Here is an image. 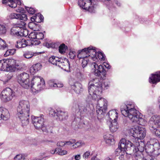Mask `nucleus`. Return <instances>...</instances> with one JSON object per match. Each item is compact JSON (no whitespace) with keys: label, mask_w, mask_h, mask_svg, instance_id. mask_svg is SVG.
Instances as JSON below:
<instances>
[{"label":"nucleus","mask_w":160,"mask_h":160,"mask_svg":"<svg viewBox=\"0 0 160 160\" xmlns=\"http://www.w3.org/2000/svg\"><path fill=\"white\" fill-rule=\"evenodd\" d=\"M88 72L85 71L84 69H82L80 71L77 69L75 72V76L77 78L81 81L85 80L87 78V73Z\"/></svg>","instance_id":"f3484780"},{"label":"nucleus","mask_w":160,"mask_h":160,"mask_svg":"<svg viewBox=\"0 0 160 160\" xmlns=\"http://www.w3.org/2000/svg\"><path fill=\"white\" fill-rule=\"evenodd\" d=\"M29 107L28 101L22 100L19 102L17 108V115L23 126H26L29 123Z\"/></svg>","instance_id":"39448f33"},{"label":"nucleus","mask_w":160,"mask_h":160,"mask_svg":"<svg viewBox=\"0 0 160 160\" xmlns=\"http://www.w3.org/2000/svg\"><path fill=\"white\" fill-rule=\"evenodd\" d=\"M41 65L40 63H37L32 65L30 68V72L34 74L41 68Z\"/></svg>","instance_id":"cd10ccee"},{"label":"nucleus","mask_w":160,"mask_h":160,"mask_svg":"<svg viewBox=\"0 0 160 160\" xmlns=\"http://www.w3.org/2000/svg\"><path fill=\"white\" fill-rule=\"evenodd\" d=\"M25 8L28 12L30 14H33L35 12V10L32 8L25 7Z\"/></svg>","instance_id":"5fc2aeb1"},{"label":"nucleus","mask_w":160,"mask_h":160,"mask_svg":"<svg viewBox=\"0 0 160 160\" xmlns=\"http://www.w3.org/2000/svg\"><path fill=\"white\" fill-rule=\"evenodd\" d=\"M29 76L26 72H23L17 76L18 81L20 85L26 89L31 88L33 92L39 91L45 88V82L43 79L39 76L33 77L31 83Z\"/></svg>","instance_id":"f257e3e1"},{"label":"nucleus","mask_w":160,"mask_h":160,"mask_svg":"<svg viewBox=\"0 0 160 160\" xmlns=\"http://www.w3.org/2000/svg\"><path fill=\"white\" fill-rule=\"evenodd\" d=\"M115 155L117 156L120 155L119 158L122 160L124 158V156L125 153L127 154L126 152V150L124 148H123L121 147V144L119 143L118 148L115 150Z\"/></svg>","instance_id":"4be33fe9"},{"label":"nucleus","mask_w":160,"mask_h":160,"mask_svg":"<svg viewBox=\"0 0 160 160\" xmlns=\"http://www.w3.org/2000/svg\"><path fill=\"white\" fill-rule=\"evenodd\" d=\"M146 152L150 155L153 154L154 156H158L160 154V146L157 142H154L151 140L148 142L145 147Z\"/></svg>","instance_id":"9d476101"},{"label":"nucleus","mask_w":160,"mask_h":160,"mask_svg":"<svg viewBox=\"0 0 160 160\" xmlns=\"http://www.w3.org/2000/svg\"><path fill=\"white\" fill-rule=\"evenodd\" d=\"M24 9L23 8L21 7H19L18 9L16 10V11L17 12L22 13L24 11Z\"/></svg>","instance_id":"052dcab7"},{"label":"nucleus","mask_w":160,"mask_h":160,"mask_svg":"<svg viewBox=\"0 0 160 160\" xmlns=\"http://www.w3.org/2000/svg\"><path fill=\"white\" fill-rule=\"evenodd\" d=\"M61 58H59L58 57H56L54 56H52L50 57L49 59V62L51 63L52 64L57 66Z\"/></svg>","instance_id":"473e14b6"},{"label":"nucleus","mask_w":160,"mask_h":160,"mask_svg":"<svg viewBox=\"0 0 160 160\" xmlns=\"http://www.w3.org/2000/svg\"><path fill=\"white\" fill-rule=\"evenodd\" d=\"M11 35L18 38L22 37H26L28 35V30L22 28L20 26L14 27L12 28L10 32Z\"/></svg>","instance_id":"f8f14e48"},{"label":"nucleus","mask_w":160,"mask_h":160,"mask_svg":"<svg viewBox=\"0 0 160 160\" xmlns=\"http://www.w3.org/2000/svg\"><path fill=\"white\" fill-rule=\"evenodd\" d=\"M59 62L58 63L57 66L61 68L64 71L68 70L70 66L69 61L68 59L63 60L61 59Z\"/></svg>","instance_id":"6ab92c4d"},{"label":"nucleus","mask_w":160,"mask_h":160,"mask_svg":"<svg viewBox=\"0 0 160 160\" xmlns=\"http://www.w3.org/2000/svg\"><path fill=\"white\" fill-rule=\"evenodd\" d=\"M58 110H54V109L51 108L49 110V114L52 116H57V111Z\"/></svg>","instance_id":"3c124183"},{"label":"nucleus","mask_w":160,"mask_h":160,"mask_svg":"<svg viewBox=\"0 0 160 160\" xmlns=\"http://www.w3.org/2000/svg\"><path fill=\"white\" fill-rule=\"evenodd\" d=\"M72 88L77 94L81 93L83 90L82 85L78 82H76L71 86Z\"/></svg>","instance_id":"a878e982"},{"label":"nucleus","mask_w":160,"mask_h":160,"mask_svg":"<svg viewBox=\"0 0 160 160\" xmlns=\"http://www.w3.org/2000/svg\"><path fill=\"white\" fill-rule=\"evenodd\" d=\"M38 16L39 17V18H38L39 21V20H40V21H41L40 22H42V21L43 20V18H44L43 16L40 14H38Z\"/></svg>","instance_id":"0e129e2a"},{"label":"nucleus","mask_w":160,"mask_h":160,"mask_svg":"<svg viewBox=\"0 0 160 160\" xmlns=\"http://www.w3.org/2000/svg\"><path fill=\"white\" fill-rule=\"evenodd\" d=\"M57 116L58 119L61 121L65 120L68 117V113L61 110H58L57 111Z\"/></svg>","instance_id":"bb28decb"},{"label":"nucleus","mask_w":160,"mask_h":160,"mask_svg":"<svg viewBox=\"0 0 160 160\" xmlns=\"http://www.w3.org/2000/svg\"><path fill=\"white\" fill-rule=\"evenodd\" d=\"M22 159H24V155L22 154L17 155L14 158V159L15 160H19Z\"/></svg>","instance_id":"4d7b16f0"},{"label":"nucleus","mask_w":160,"mask_h":160,"mask_svg":"<svg viewBox=\"0 0 160 160\" xmlns=\"http://www.w3.org/2000/svg\"><path fill=\"white\" fill-rule=\"evenodd\" d=\"M103 65L105 66L106 68L108 69H110V66L109 64L106 62H104L103 64Z\"/></svg>","instance_id":"e2e57ef3"},{"label":"nucleus","mask_w":160,"mask_h":160,"mask_svg":"<svg viewBox=\"0 0 160 160\" xmlns=\"http://www.w3.org/2000/svg\"><path fill=\"white\" fill-rule=\"evenodd\" d=\"M107 106V101L106 100L102 98L98 99L96 108L97 117L98 120L104 117Z\"/></svg>","instance_id":"1a4fd4ad"},{"label":"nucleus","mask_w":160,"mask_h":160,"mask_svg":"<svg viewBox=\"0 0 160 160\" xmlns=\"http://www.w3.org/2000/svg\"><path fill=\"white\" fill-rule=\"evenodd\" d=\"M109 125V128L110 131L112 132L116 131L118 129V126L117 121H111Z\"/></svg>","instance_id":"2f4dec72"},{"label":"nucleus","mask_w":160,"mask_h":160,"mask_svg":"<svg viewBox=\"0 0 160 160\" xmlns=\"http://www.w3.org/2000/svg\"><path fill=\"white\" fill-rule=\"evenodd\" d=\"M103 86L107 88L109 87L107 82H105L102 85L98 78L91 79L88 83V91L89 98H92L93 100H96L102 92Z\"/></svg>","instance_id":"20e7f679"},{"label":"nucleus","mask_w":160,"mask_h":160,"mask_svg":"<svg viewBox=\"0 0 160 160\" xmlns=\"http://www.w3.org/2000/svg\"><path fill=\"white\" fill-rule=\"evenodd\" d=\"M48 83L49 85L51 87H56V83H54L52 81H49L48 82Z\"/></svg>","instance_id":"13d9d810"},{"label":"nucleus","mask_w":160,"mask_h":160,"mask_svg":"<svg viewBox=\"0 0 160 160\" xmlns=\"http://www.w3.org/2000/svg\"><path fill=\"white\" fill-rule=\"evenodd\" d=\"M76 52L72 50H70L69 53V57L71 59H74L76 57Z\"/></svg>","instance_id":"de8ad7c7"},{"label":"nucleus","mask_w":160,"mask_h":160,"mask_svg":"<svg viewBox=\"0 0 160 160\" xmlns=\"http://www.w3.org/2000/svg\"><path fill=\"white\" fill-rule=\"evenodd\" d=\"M84 144V143L81 141L77 142L75 143L72 145V147L74 148H76L82 146Z\"/></svg>","instance_id":"c03bdc74"},{"label":"nucleus","mask_w":160,"mask_h":160,"mask_svg":"<svg viewBox=\"0 0 160 160\" xmlns=\"http://www.w3.org/2000/svg\"><path fill=\"white\" fill-rule=\"evenodd\" d=\"M29 41V43L27 42V41H18L16 47L17 48H24L27 46L38 45L40 43V41Z\"/></svg>","instance_id":"2eb2a0df"},{"label":"nucleus","mask_w":160,"mask_h":160,"mask_svg":"<svg viewBox=\"0 0 160 160\" xmlns=\"http://www.w3.org/2000/svg\"><path fill=\"white\" fill-rule=\"evenodd\" d=\"M91 66L92 68V72H94V74L96 76H100L101 73L104 71L103 66L101 65H98L96 62H92Z\"/></svg>","instance_id":"dca6fc26"},{"label":"nucleus","mask_w":160,"mask_h":160,"mask_svg":"<svg viewBox=\"0 0 160 160\" xmlns=\"http://www.w3.org/2000/svg\"><path fill=\"white\" fill-rule=\"evenodd\" d=\"M28 37L32 39L36 38L38 39H42L44 38V35L42 33H39L36 35L34 32H32L29 34Z\"/></svg>","instance_id":"c756f323"},{"label":"nucleus","mask_w":160,"mask_h":160,"mask_svg":"<svg viewBox=\"0 0 160 160\" xmlns=\"http://www.w3.org/2000/svg\"><path fill=\"white\" fill-rule=\"evenodd\" d=\"M28 27L29 28L33 30L34 31H37V30L36 28V25L33 22H29L28 24Z\"/></svg>","instance_id":"a18cd8bd"},{"label":"nucleus","mask_w":160,"mask_h":160,"mask_svg":"<svg viewBox=\"0 0 160 160\" xmlns=\"http://www.w3.org/2000/svg\"><path fill=\"white\" fill-rule=\"evenodd\" d=\"M93 129L95 131H97L98 130L99 128L100 127L98 125H94L93 126Z\"/></svg>","instance_id":"774afa93"},{"label":"nucleus","mask_w":160,"mask_h":160,"mask_svg":"<svg viewBox=\"0 0 160 160\" xmlns=\"http://www.w3.org/2000/svg\"><path fill=\"white\" fill-rule=\"evenodd\" d=\"M36 53L31 51H27L24 53L23 56L26 58L29 59L32 58Z\"/></svg>","instance_id":"e433bc0d"},{"label":"nucleus","mask_w":160,"mask_h":160,"mask_svg":"<svg viewBox=\"0 0 160 160\" xmlns=\"http://www.w3.org/2000/svg\"><path fill=\"white\" fill-rule=\"evenodd\" d=\"M2 3L13 8H14L17 6V4L13 0H2Z\"/></svg>","instance_id":"7c9ffc66"},{"label":"nucleus","mask_w":160,"mask_h":160,"mask_svg":"<svg viewBox=\"0 0 160 160\" xmlns=\"http://www.w3.org/2000/svg\"><path fill=\"white\" fill-rule=\"evenodd\" d=\"M89 105L87 103H80L79 104V112L81 114L87 113L90 110Z\"/></svg>","instance_id":"5701e85b"},{"label":"nucleus","mask_w":160,"mask_h":160,"mask_svg":"<svg viewBox=\"0 0 160 160\" xmlns=\"http://www.w3.org/2000/svg\"><path fill=\"white\" fill-rule=\"evenodd\" d=\"M76 142V140L74 139H70L69 141H65V145H71Z\"/></svg>","instance_id":"6e6d98bb"},{"label":"nucleus","mask_w":160,"mask_h":160,"mask_svg":"<svg viewBox=\"0 0 160 160\" xmlns=\"http://www.w3.org/2000/svg\"><path fill=\"white\" fill-rule=\"evenodd\" d=\"M20 16H19V18L18 19L20 20H22L24 21H26L28 20L27 15L24 14H20Z\"/></svg>","instance_id":"09e8293b"},{"label":"nucleus","mask_w":160,"mask_h":160,"mask_svg":"<svg viewBox=\"0 0 160 160\" xmlns=\"http://www.w3.org/2000/svg\"><path fill=\"white\" fill-rule=\"evenodd\" d=\"M7 31L6 25L4 24H0V33L4 34Z\"/></svg>","instance_id":"79ce46f5"},{"label":"nucleus","mask_w":160,"mask_h":160,"mask_svg":"<svg viewBox=\"0 0 160 160\" xmlns=\"http://www.w3.org/2000/svg\"><path fill=\"white\" fill-rule=\"evenodd\" d=\"M134 141H135V138L132 139V142H131L128 140H126L125 138H122L120 141L119 143L121 144V147L124 148L127 151L130 152H134L135 149Z\"/></svg>","instance_id":"ddd939ff"},{"label":"nucleus","mask_w":160,"mask_h":160,"mask_svg":"<svg viewBox=\"0 0 160 160\" xmlns=\"http://www.w3.org/2000/svg\"><path fill=\"white\" fill-rule=\"evenodd\" d=\"M96 54L95 48L92 46L78 50V52L77 57L79 59L85 58H89L93 61H97V58L95 55Z\"/></svg>","instance_id":"423d86ee"},{"label":"nucleus","mask_w":160,"mask_h":160,"mask_svg":"<svg viewBox=\"0 0 160 160\" xmlns=\"http://www.w3.org/2000/svg\"><path fill=\"white\" fill-rule=\"evenodd\" d=\"M56 87L57 88H62L63 86V84L62 83H58L56 84Z\"/></svg>","instance_id":"338daca9"},{"label":"nucleus","mask_w":160,"mask_h":160,"mask_svg":"<svg viewBox=\"0 0 160 160\" xmlns=\"http://www.w3.org/2000/svg\"><path fill=\"white\" fill-rule=\"evenodd\" d=\"M43 115L40 117L33 116L32 119L33 124L37 129L41 130L43 132L46 133L51 132L50 128L46 125Z\"/></svg>","instance_id":"6e6552de"},{"label":"nucleus","mask_w":160,"mask_h":160,"mask_svg":"<svg viewBox=\"0 0 160 160\" xmlns=\"http://www.w3.org/2000/svg\"><path fill=\"white\" fill-rule=\"evenodd\" d=\"M95 57H96L97 58V61H95L96 62H98L99 60L101 61H104L105 59V57L104 54L100 52H97L96 51V54L95 55Z\"/></svg>","instance_id":"72a5a7b5"},{"label":"nucleus","mask_w":160,"mask_h":160,"mask_svg":"<svg viewBox=\"0 0 160 160\" xmlns=\"http://www.w3.org/2000/svg\"><path fill=\"white\" fill-rule=\"evenodd\" d=\"M91 151H87L84 153L82 155V157L84 159H88L91 155Z\"/></svg>","instance_id":"37998d69"},{"label":"nucleus","mask_w":160,"mask_h":160,"mask_svg":"<svg viewBox=\"0 0 160 160\" xmlns=\"http://www.w3.org/2000/svg\"><path fill=\"white\" fill-rule=\"evenodd\" d=\"M149 82L152 84H156L160 82V72H156L155 74H151L149 77Z\"/></svg>","instance_id":"b1692460"},{"label":"nucleus","mask_w":160,"mask_h":160,"mask_svg":"<svg viewBox=\"0 0 160 160\" xmlns=\"http://www.w3.org/2000/svg\"><path fill=\"white\" fill-rule=\"evenodd\" d=\"M44 45L48 48H57L58 46L57 43H49L46 42L44 43Z\"/></svg>","instance_id":"58836bf2"},{"label":"nucleus","mask_w":160,"mask_h":160,"mask_svg":"<svg viewBox=\"0 0 160 160\" xmlns=\"http://www.w3.org/2000/svg\"><path fill=\"white\" fill-rule=\"evenodd\" d=\"M8 45L6 44L5 41H0V49L4 50L7 48Z\"/></svg>","instance_id":"a19ab883"},{"label":"nucleus","mask_w":160,"mask_h":160,"mask_svg":"<svg viewBox=\"0 0 160 160\" xmlns=\"http://www.w3.org/2000/svg\"><path fill=\"white\" fill-rule=\"evenodd\" d=\"M10 115L8 110L0 108V120H6L9 118Z\"/></svg>","instance_id":"393cba45"},{"label":"nucleus","mask_w":160,"mask_h":160,"mask_svg":"<svg viewBox=\"0 0 160 160\" xmlns=\"http://www.w3.org/2000/svg\"><path fill=\"white\" fill-rule=\"evenodd\" d=\"M104 140L106 143L112 144L114 143V137L113 135L110 134H106L103 136Z\"/></svg>","instance_id":"c85d7f7f"},{"label":"nucleus","mask_w":160,"mask_h":160,"mask_svg":"<svg viewBox=\"0 0 160 160\" xmlns=\"http://www.w3.org/2000/svg\"><path fill=\"white\" fill-rule=\"evenodd\" d=\"M79 104L74 103L73 104L72 110L73 112H78Z\"/></svg>","instance_id":"864d4df0"},{"label":"nucleus","mask_w":160,"mask_h":160,"mask_svg":"<svg viewBox=\"0 0 160 160\" xmlns=\"http://www.w3.org/2000/svg\"><path fill=\"white\" fill-rule=\"evenodd\" d=\"M129 133L130 135L135 138V151L136 152H142L145 149L144 142L141 140L146 135V131L144 128L139 126H135L130 128Z\"/></svg>","instance_id":"7ed1b4c3"},{"label":"nucleus","mask_w":160,"mask_h":160,"mask_svg":"<svg viewBox=\"0 0 160 160\" xmlns=\"http://www.w3.org/2000/svg\"><path fill=\"white\" fill-rule=\"evenodd\" d=\"M121 111L122 114L125 117H128L132 122L142 125L146 123V121L142 118V115L135 108L134 103L129 102L122 106Z\"/></svg>","instance_id":"f03ea898"},{"label":"nucleus","mask_w":160,"mask_h":160,"mask_svg":"<svg viewBox=\"0 0 160 160\" xmlns=\"http://www.w3.org/2000/svg\"><path fill=\"white\" fill-rule=\"evenodd\" d=\"M107 117L108 118V119L109 122L117 121V120L118 117V113L116 110H112L109 111Z\"/></svg>","instance_id":"aec40b11"},{"label":"nucleus","mask_w":160,"mask_h":160,"mask_svg":"<svg viewBox=\"0 0 160 160\" xmlns=\"http://www.w3.org/2000/svg\"><path fill=\"white\" fill-rule=\"evenodd\" d=\"M135 158L136 160H151V158L144 159L142 152H136L135 154Z\"/></svg>","instance_id":"f704fd0d"},{"label":"nucleus","mask_w":160,"mask_h":160,"mask_svg":"<svg viewBox=\"0 0 160 160\" xmlns=\"http://www.w3.org/2000/svg\"><path fill=\"white\" fill-rule=\"evenodd\" d=\"M7 69V71L11 72H14L21 68L19 64L16 61L13 59H5Z\"/></svg>","instance_id":"4468645a"},{"label":"nucleus","mask_w":160,"mask_h":160,"mask_svg":"<svg viewBox=\"0 0 160 160\" xmlns=\"http://www.w3.org/2000/svg\"><path fill=\"white\" fill-rule=\"evenodd\" d=\"M57 152V153L60 155H66L67 154L68 152L67 151L65 150H62L60 148H58Z\"/></svg>","instance_id":"49530a36"},{"label":"nucleus","mask_w":160,"mask_h":160,"mask_svg":"<svg viewBox=\"0 0 160 160\" xmlns=\"http://www.w3.org/2000/svg\"><path fill=\"white\" fill-rule=\"evenodd\" d=\"M115 155L117 156L120 155L119 158L122 160L124 158V156L125 153L127 154L126 152V150L124 148H123L121 147V144L119 143L118 148L115 150Z\"/></svg>","instance_id":"412c9836"},{"label":"nucleus","mask_w":160,"mask_h":160,"mask_svg":"<svg viewBox=\"0 0 160 160\" xmlns=\"http://www.w3.org/2000/svg\"><path fill=\"white\" fill-rule=\"evenodd\" d=\"M20 16L19 14L12 13L10 15L9 17L11 19H18Z\"/></svg>","instance_id":"8fccbe9b"},{"label":"nucleus","mask_w":160,"mask_h":160,"mask_svg":"<svg viewBox=\"0 0 160 160\" xmlns=\"http://www.w3.org/2000/svg\"><path fill=\"white\" fill-rule=\"evenodd\" d=\"M91 0H79L78 5L83 9L89 10L92 4Z\"/></svg>","instance_id":"a211bd4d"},{"label":"nucleus","mask_w":160,"mask_h":160,"mask_svg":"<svg viewBox=\"0 0 160 160\" xmlns=\"http://www.w3.org/2000/svg\"><path fill=\"white\" fill-rule=\"evenodd\" d=\"M58 146L63 147L65 145V142L59 141L57 144Z\"/></svg>","instance_id":"bf43d9fd"},{"label":"nucleus","mask_w":160,"mask_h":160,"mask_svg":"<svg viewBox=\"0 0 160 160\" xmlns=\"http://www.w3.org/2000/svg\"><path fill=\"white\" fill-rule=\"evenodd\" d=\"M38 18L39 17L38 16V14L36 16H33L31 18V20L32 22H35L38 23L40 22L41 21H39Z\"/></svg>","instance_id":"603ef678"},{"label":"nucleus","mask_w":160,"mask_h":160,"mask_svg":"<svg viewBox=\"0 0 160 160\" xmlns=\"http://www.w3.org/2000/svg\"><path fill=\"white\" fill-rule=\"evenodd\" d=\"M67 47L64 43L60 45L59 47V51L60 53L62 54L65 53L66 50L67 49Z\"/></svg>","instance_id":"4c0bfd02"},{"label":"nucleus","mask_w":160,"mask_h":160,"mask_svg":"<svg viewBox=\"0 0 160 160\" xmlns=\"http://www.w3.org/2000/svg\"><path fill=\"white\" fill-rule=\"evenodd\" d=\"M92 60L91 59V58H82V66L83 69H84V68L86 67L87 65L88 62L89 61H91Z\"/></svg>","instance_id":"ea45409f"},{"label":"nucleus","mask_w":160,"mask_h":160,"mask_svg":"<svg viewBox=\"0 0 160 160\" xmlns=\"http://www.w3.org/2000/svg\"><path fill=\"white\" fill-rule=\"evenodd\" d=\"M9 52H10L11 55H12L15 53L16 49H15L9 50Z\"/></svg>","instance_id":"69168bd1"},{"label":"nucleus","mask_w":160,"mask_h":160,"mask_svg":"<svg viewBox=\"0 0 160 160\" xmlns=\"http://www.w3.org/2000/svg\"><path fill=\"white\" fill-rule=\"evenodd\" d=\"M74 159L75 160H80L81 157L80 154H78L75 156H73Z\"/></svg>","instance_id":"680f3d73"},{"label":"nucleus","mask_w":160,"mask_h":160,"mask_svg":"<svg viewBox=\"0 0 160 160\" xmlns=\"http://www.w3.org/2000/svg\"><path fill=\"white\" fill-rule=\"evenodd\" d=\"M149 125L152 132L160 138V116L157 115L152 116L149 120Z\"/></svg>","instance_id":"0eeeda50"},{"label":"nucleus","mask_w":160,"mask_h":160,"mask_svg":"<svg viewBox=\"0 0 160 160\" xmlns=\"http://www.w3.org/2000/svg\"><path fill=\"white\" fill-rule=\"evenodd\" d=\"M7 63L5 59L2 60L0 61V70L7 71Z\"/></svg>","instance_id":"c9c22d12"},{"label":"nucleus","mask_w":160,"mask_h":160,"mask_svg":"<svg viewBox=\"0 0 160 160\" xmlns=\"http://www.w3.org/2000/svg\"><path fill=\"white\" fill-rule=\"evenodd\" d=\"M15 96V92L9 88L4 89L0 94V98L2 101L5 103L11 101Z\"/></svg>","instance_id":"9b49d317"}]
</instances>
